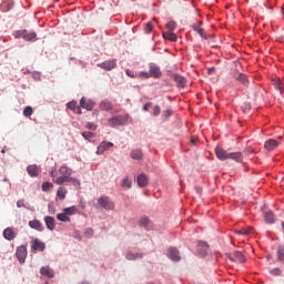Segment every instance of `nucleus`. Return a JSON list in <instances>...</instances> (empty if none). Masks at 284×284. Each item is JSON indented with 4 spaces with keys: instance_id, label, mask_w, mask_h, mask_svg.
<instances>
[{
    "instance_id": "nucleus-1",
    "label": "nucleus",
    "mask_w": 284,
    "mask_h": 284,
    "mask_svg": "<svg viewBox=\"0 0 284 284\" xmlns=\"http://www.w3.org/2000/svg\"><path fill=\"white\" fill-rule=\"evenodd\" d=\"M59 174L54 181L55 185H63V183H73L78 187L81 185V182L72 176V169L68 168L67 165H62L59 169Z\"/></svg>"
},
{
    "instance_id": "nucleus-2",
    "label": "nucleus",
    "mask_w": 284,
    "mask_h": 284,
    "mask_svg": "<svg viewBox=\"0 0 284 284\" xmlns=\"http://www.w3.org/2000/svg\"><path fill=\"white\" fill-rule=\"evenodd\" d=\"M14 39H24V41H37V32L28 30H18L13 33Z\"/></svg>"
},
{
    "instance_id": "nucleus-3",
    "label": "nucleus",
    "mask_w": 284,
    "mask_h": 284,
    "mask_svg": "<svg viewBox=\"0 0 284 284\" xmlns=\"http://www.w3.org/2000/svg\"><path fill=\"white\" fill-rule=\"evenodd\" d=\"M98 205L106 211H112L115 207L114 201L105 195H102L98 199Z\"/></svg>"
},
{
    "instance_id": "nucleus-4",
    "label": "nucleus",
    "mask_w": 284,
    "mask_h": 284,
    "mask_svg": "<svg viewBox=\"0 0 284 284\" xmlns=\"http://www.w3.org/2000/svg\"><path fill=\"white\" fill-rule=\"evenodd\" d=\"M226 257L232 263H245V255L241 251H235L233 254H227Z\"/></svg>"
},
{
    "instance_id": "nucleus-5",
    "label": "nucleus",
    "mask_w": 284,
    "mask_h": 284,
    "mask_svg": "<svg viewBox=\"0 0 284 284\" xmlns=\"http://www.w3.org/2000/svg\"><path fill=\"white\" fill-rule=\"evenodd\" d=\"M149 72L151 74V79H161V77H163L161 68L154 63L149 65Z\"/></svg>"
},
{
    "instance_id": "nucleus-6",
    "label": "nucleus",
    "mask_w": 284,
    "mask_h": 284,
    "mask_svg": "<svg viewBox=\"0 0 284 284\" xmlns=\"http://www.w3.org/2000/svg\"><path fill=\"white\" fill-rule=\"evenodd\" d=\"M95 105L97 103L92 100H88L85 98H81L80 100V108H83V110H88V112H92Z\"/></svg>"
},
{
    "instance_id": "nucleus-7",
    "label": "nucleus",
    "mask_w": 284,
    "mask_h": 284,
    "mask_svg": "<svg viewBox=\"0 0 284 284\" xmlns=\"http://www.w3.org/2000/svg\"><path fill=\"white\" fill-rule=\"evenodd\" d=\"M16 256L18 261H20V263H26V258L28 256V248H26V246L23 245L18 247L16 251Z\"/></svg>"
},
{
    "instance_id": "nucleus-8",
    "label": "nucleus",
    "mask_w": 284,
    "mask_h": 284,
    "mask_svg": "<svg viewBox=\"0 0 284 284\" xmlns=\"http://www.w3.org/2000/svg\"><path fill=\"white\" fill-rule=\"evenodd\" d=\"M110 128H116L119 125H125V118L118 115L114 118L109 119Z\"/></svg>"
},
{
    "instance_id": "nucleus-9",
    "label": "nucleus",
    "mask_w": 284,
    "mask_h": 284,
    "mask_svg": "<svg viewBox=\"0 0 284 284\" xmlns=\"http://www.w3.org/2000/svg\"><path fill=\"white\" fill-rule=\"evenodd\" d=\"M110 148H114V143L103 141L99 144V146L97 149V154H99V155L104 154L105 151L110 150Z\"/></svg>"
},
{
    "instance_id": "nucleus-10",
    "label": "nucleus",
    "mask_w": 284,
    "mask_h": 284,
    "mask_svg": "<svg viewBox=\"0 0 284 284\" xmlns=\"http://www.w3.org/2000/svg\"><path fill=\"white\" fill-rule=\"evenodd\" d=\"M215 154L220 161H227L230 158V153H227V151L221 146L215 148Z\"/></svg>"
},
{
    "instance_id": "nucleus-11",
    "label": "nucleus",
    "mask_w": 284,
    "mask_h": 284,
    "mask_svg": "<svg viewBox=\"0 0 284 284\" xmlns=\"http://www.w3.org/2000/svg\"><path fill=\"white\" fill-rule=\"evenodd\" d=\"M98 65L99 68H102V70H114V68H116V60H108Z\"/></svg>"
},
{
    "instance_id": "nucleus-12",
    "label": "nucleus",
    "mask_w": 284,
    "mask_h": 284,
    "mask_svg": "<svg viewBox=\"0 0 284 284\" xmlns=\"http://www.w3.org/2000/svg\"><path fill=\"white\" fill-rule=\"evenodd\" d=\"M31 243V250L33 252H43V250H45V244L38 239L33 240Z\"/></svg>"
},
{
    "instance_id": "nucleus-13",
    "label": "nucleus",
    "mask_w": 284,
    "mask_h": 284,
    "mask_svg": "<svg viewBox=\"0 0 284 284\" xmlns=\"http://www.w3.org/2000/svg\"><path fill=\"white\" fill-rule=\"evenodd\" d=\"M99 108L102 110V112H110V110L114 109V104H112V102L109 100H102L99 104Z\"/></svg>"
},
{
    "instance_id": "nucleus-14",
    "label": "nucleus",
    "mask_w": 284,
    "mask_h": 284,
    "mask_svg": "<svg viewBox=\"0 0 284 284\" xmlns=\"http://www.w3.org/2000/svg\"><path fill=\"white\" fill-rule=\"evenodd\" d=\"M169 258H171V261H181V255L179 253V248L176 247H170L169 248Z\"/></svg>"
},
{
    "instance_id": "nucleus-15",
    "label": "nucleus",
    "mask_w": 284,
    "mask_h": 284,
    "mask_svg": "<svg viewBox=\"0 0 284 284\" xmlns=\"http://www.w3.org/2000/svg\"><path fill=\"white\" fill-rule=\"evenodd\" d=\"M40 274L47 276L48 278H54V271L50 266H42L40 268Z\"/></svg>"
},
{
    "instance_id": "nucleus-16",
    "label": "nucleus",
    "mask_w": 284,
    "mask_h": 284,
    "mask_svg": "<svg viewBox=\"0 0 284 284\" xmlns=\"http://www.w3.org/2000/svg\"><path fill=\"white\" fill-rule=\"evenodd\" d=\"M136 183H138L139 187H145V185H148V183H150V180L148 179V175H145V173H141L136 178Z\"/></svg>"
},
{
    "instance_id": "nucleus-17",
    "label": "nucleus",
    "mask_w": 284,
    "mask_h": 284,
    "mask_svg": "<svg viewBox=\"0 0 284 284\" xmlns=\"http://www.w3.org/2000/svg\"><path fill=\"white\" fill-rule=\"evenodd\" d=\"M29 227L37 230V232H43V224L39 220L29 221Z\"/></svg>"
},
{
    "instance_id": "nucleus-18",
    "label": "nucleus",
    "mask_w": 284,
    "mask_h": 284,
    "mask_svg": "<svg viewBox=\"0 0 284 284\" xmlns=\"http://www.w3.org/2000/svg\"><path fill=\"white\" fill-rule=\"evenodd\" d=\"M171 79L175 81V83L178 84V88H185V78H183L182 75L172 74Z\"/></svg>"
},
{
    "instance_id": "nucleus-19",
    "label": "nucleus",
    "mask_w": 284,
    "mask_h": 284,
    "mask_svg": "<svg viewBox=\"0 0 284 284\" xmlns=\"http://www.w3.org/2000/svg\"><path fill=\"white\" fill-rule=\"evenodd\" d=\"M44 223L47 230H50V232L54 231V227H57V224L54 223V217L52 216H44Z\"/></svg>"
},
{
    "instance_id": "nucleus-20",
    "label": "nucleus",
    "mask_w": 284,
    "mask_h": 284,
    "mask_svg": "<svg viewBox=\"0 0 284 284\" xmlns=\"http://www.w3.org/2000/svg\"><path fill=\"white\" fill-rule=\"evenodd\" d=\"M3 236L7 241H14V239H17V234H14V230H12L11 227H7L3 231Z\"/></svg>"
},
{
    "instance_id": "nucleus-21",
    "label": "nucleus",
    "mask_w": 284,
    "mask_h": 284,
    "mask_svg": "<svg viewBox=\"0 0 284 284\" xmlns=\"http://www.w3.org/2000/svg\"><path fill=\"white\" fill-rule=\"evenodd\" d=\"M264 148L268 152H272V150H276V148H278V143L276 142V140L271 139V140L265 142Z\"/></svg>"
},
{
    "instance_id": "nucleus-22",
    "label": "nucleus",
    "mask_w": 284,
    "mask_h": 284,
    "mask_svg": "<svg viewBox=\"0 0 284 284\" xmlns=\"http://www.w3.org/2000/svg\"><path fill=\"white\" fill-rule=\"evenodd\" d=\"M229 159H231L232 161H235L236 163H243V153L241 152L229 153Z\"/></svg>"
},
{
    "instance_id": "nucleus-23",
    "label": "nucleus",
    "mask_w": 284,
    "mask_h": 284,
    "mask_svg": "<svg viewBox=\"0 0 284 284\" xmlns=\"http://www.w3.org/2000/svg\"><path fill=\"white\" fill-rule=\"evenodd\" d=\"M202 22H199V24H193L192 26V30H194V32H197V34H200V37H202V39H207V37L205 36V29L199 27L201 26Z\"/></svg>"
},
{
    "instance_id": "nucleus-24",
    "label": "nucleus",
    "mask_w": 284,
    "mask_h": 284,
    "mask_svg": "<svg viewBox=\"0 0 284 284\" xmlns=\"http://www.w3.org/2000/svg\"><path fill=\"white\" fill-rule=\"evenodd\" d=\"M151 223L152 221H150V217L148 216L141 217L139 221L140 227H144L145 230H150Z\"/></svg>"
},
{
    "instance_id": "nucleus-25",
    "label": "nucleus",
    "mask_w": 284,
    "mask_h": 284,
    "mask_svg": "<svg viewBox=\"0 0 284 284\" xmlns=\"http://www.w3.org/2000/svg\"><path fill=\"white\" fill-rule=\"evenodd\" d=\"M131 159H134V161H141V159H143V151H141V149L131 151Z\"/></svg>"
},
{
    "instance_id": "nucleus-26",
    "label": "nucleus",
    "mask_w": 284,
    "mask_h": 284,
    "mask_svg": "<svg viewBox=\"0 0 284 284\" xmlns=\"http://www.w3.org/2000/svg\"><path fill=\"white\" fill-rule=\"evenodd\" d=\"M236 81H240V83H242V85H250V81L247 80V75H245L244 73H237L235 75Z\"/></svg>"
},
{
    "instance_id": "nucleus-27",
    "label": "nucleus",
    "mask_w": 284,
    "mask_h": 284,
    "mask_svg": "<svg viewBox=\"0 0 284 284\" xmlns=\"http://www.w3.org/2000/svg\"><path fill=\"white\" fill-rule=\"evenodd\" d=\"M27 172L31 176H39V166H37L34 164L33 165H29L27 168Z\"/></svg>"
},
{
    "instance_id": "nucleus-28",
    "label": "nucleus",
    "mask_w": 284,
    "mask_h": 284,
    "mask_svg": "<svg viewBox=\"0 0 284 284\" xmlns=\"http://www.w3.org/2000/svg\"><path fill=\"white\" fill-rule=\"evenodd\" d=\"M125 258L128 261H136V258H143V254L141 253H132V252H128L126 255H125Z\"/></svg>"
},
{
    "instance_id": "nucleus-29",
    "label": "nucleus",
    "mask_w": 284,
    "mask_h": 284,
    "mask_svg": "<svg viewBox=\"0 0 284 284\" xmlns=\"http://www.w3.org/2000/svg\"><path fill=\"white\" fill-rule=\"evenodd\" d=\"M163 39H166L168 41H176L178 38L174 31H168L163 33Z\"/></svg>"
},
{
    "instance_id": "nucleus-30",
    "label": "nucleus",
    "mask_w": 284,
    "mask_h": 284,
    "mask_svg": "<svg viewBox=\"0 0 284 284\" xmlns=\"http://www.w3.org/2000/svg\"><path fill=\"white\" fill-rule=\"evenodd\" d=\"M65 194H68V190H65L63 186H60L57 191L58 199H60V201H63L65 199Z\"/></svg>"
},
{
    "instance_id": "nucleus-31",
    "label": "nucleus",
    "mask_w": 284,
    "mask_h": 284,
    "mask_svg": "<svg viewBox=\"0 0 284 284\" xmlns=\"http://www.w3.org/2000/svg\"><path fill=\"white\" fill-rule=\"evenodd\" d=\"M63 212L67 214V216H72V215L77 214V212H79V211H78L77 206H70V207L63 209Z\"/></svg>"
},
{
    "instance_id": "nucleus-32",
    "label": "nucleus",
    "mask_w": 284,
    "mask_h": 284,
    "mask_svg": "<svg viewBox=\"0 0 284 284\" xmlns=\"http://www.w3.org/2000/svg\"><path fill=\"white\" fill-rule=\"evenodd\" d=\"M57 220L61 221L62 223H70V221H71L70 217L68 216V214H65V212L59 213L57 215Z\"/></svg>"
},
{
    "instance_id": "nucleus-33",
    "label": "nucleus",
    "mask_w": 284,
    "mask_h": 284,
    "mask_svg": "<svg viewBox=\"0 0 284 284\" xmlns=\"http://www.w3.org/2000/svg\"><path fill=\"white\" fill-rule=\"evenodd\" d=\"M172 114H174V111L172 110V108L165 109L162 112V119L168 120L170 119V116H172Z\"/></svg>"
},
{
    "instance_id": "nucleus-34",
    "label": "nucleus",
    "mask_w": 284,
    "mask_h": 284,
    "mask_svg": "<svg viewBox=\"0 0 284 284\" xmlns=\"http://www.w3.org/2000/svg\"><path fill=\"white\" fill-rule=\"evenodd\" d=\"M253 230H254L253 227L247 226V227L236 231V234H242V235L252 234Z\"/></svg>"
},
{
    "instance_id": "nucleus-35",
    "label": "nucleus",
    "mask_w": 284,
    "mask_h": 284,
    "mask_svg": "<svg viewBox=\"0 0 284 284\" xmlns=\"http://www.w3.org/2000/svg\"><path fill=\"white\" fill-rule=\"evenodd\" d=\"M52 187H54V184H52L51 182H44L42 184V192H49L50 190H52Z\"/></svg>"
},
{
    "instance_id": "nucleus-36",
    "label": "nucleus",
    "mask_w": 284,
    "mask_h": 284,
    "mask_svg": "<svg viewBox=\"0 0 284 284\" xmlns=\"http://www.w3.org/2000/svg\"><path fill=\"white\" fill-rule=\"evenodd\" d=\"M265 222H266V223H270V224L274 223V213H272V212H266V213H265Z\"/></svg>"
},
{
    "instance_id": "nucleus-37",
    "label": "nucleus",
    "mask_w": 284,
    "mask_h": 284,
    "mask_svg": "<svg viewBox=\"0 0 284 284\" xmlns=\"http://www.w3.org/2000/svg\"><path fill=\"white\" fill-rule=\"evenodd\" d=\"M122 187H126V190H130L132 187V180L125 178L122 180Z\"/></svg>"
},
{
    "instance_id": "nucleus-38",
    "label": "nucleus",
    "mask_w": 284,
    "mask_h": 284,
    "mask_svg": "<svg viewBox=\"0 0 284 284\" xmlns=\"http://www.w3.org/2000/svg\"><path fill=\"white\" fill-rule=\"evenodd\" d=\"M67 108L74 112L79 108V105H77V101H71V102L67 103Z\"/></svg>"
},
{
    "instance_id": "nucleus-39",
    "label": "nucleus",
    "mask_w": 284,
    "mask_h": 284,
    "mask_svg": "<svg viewBox=\"0 0 284 284\" xmlns=\"http://www.w3.org/2000/svg\"><path fill=\"white\" fill-rule=\"evenodd\" d=\"M166 28H168L169 32H174V30L176 28V22H174V21L168 22Z\"/></svg>"
},
{
    "instance_id": "nucleus-40",
    "label": "nucleus",
    "mask_w": 284,
    "mask_h": 284,
    "mask_svg": "<svg viewBox=\"0 0 284 284\" xmlns=\"http://www.w3.org/2000/svg\"><path fill=\"white\" fill-rule=\"evenodd\" d=\"M140 79H152L150 71H142L139 73Z\"/></svg>"
},
{
    "instance_id": "nucleus-41",
    "label": "nucleus",
    "mask_w": 284,
    "mask_h": 284,
    "mask_svg": "<svg viewBox=\"0 0 284 284\" xmlns=\"http://www.w3.org/2000/svg\"><path fill=\"white\" fill-rule=\"evenodd\" d=\"M32 106H26L23 110V116H32Z\"/></svg>"
},
{
    "instance_id": "nucleus-42",
    "label": "nucleus",
    "mask_w": 284,
    "mask_h": 284,
    "mask_svg": "<svg viewBox=\"0 0 284 284\" xmlns=\"http://www.w3.org/2000/svg\"><path fill=\"white\" fill-rule=\"evenodd\" d=\"M82 136H83V139H85V141H92V138L94 136V133H92V132H83Z\"/></svg>"
},
{
    "instance_id": "nucleus-43",
    "label": "nucleus",
    "mask_w": 284,
    "mask_h": 284,
    "mask_svg": "<svg viewBox=\"0 0 284 284\" xmlns=\"http://www.w3.org/2000/svg\"><path fill=\"white\" fill-rule=\"evenodd\" d=\"M159 114H161V106L160 105L153 106V116H159Z\"/></svg>"
},
{
    "instance_id": "nucleus-44",
    "label": "nucleus",
    "mask_w": 284,
    "mask_h": 284,
    "mask_svg": "<svg viewBox=\"0 0 284 284\" xmlns=\"http://www.w3.org/2000/svg\"><path fill=\"white\" fill-rule=\"evenodd\" d=\"M271 274H273V276H281V268H273Z\"/></svg>"
},
{
    "instance_id": "nucleus-45",
    "label": "nucleus",
    "mask_w": 284,
    "mask_h": 284,
    "mask_svg": "<svg viewBox=\"0 0 284 284\" xmlns=\"http://www.w3.org/2000/svg\"><path fill=\"white\" fill-rule=\"evenodd\" d=\"M144 31L146 32V34H150V32H152V23H146Z\"/></svg>"
},
{
    "instance_id": "nucleus-46",
    "label": "nucleus",
    "mask_w": 284,
    "mask_h": 284,
    "mask_svg": "<svg viewBox=\"0 0 284 284\" xmlns=\"http://www.w3.org/2000/svg\"><path fill=\"white\" fill-rule=\"evenodd\" d=\"M251 105L250 104H247V103H244L242 106H241V109H242V111L243 112H247L248 110H251Z\"/></svg>"
},
{
    "instance_id": "nucleus-47",
    "label": "nucleus",
    "mask_w": 284,
    "mask_h": 284,
    "mask_svg": "<svg viewBox=\"0 0 284 284\" xmlns=\"http://www.w3.org/2000/svg\"><path fill=\"white\" fill-rule=\"evenodd\" d=\"M199 247H204V250H207L209 245L206 242L200 241L197 242Z\"/></svg>"
},
{
    "instance_id": "nucleus-48",
    "label": "nucleus",
    "mask_w": 284,
    "mask_h": 284,
    "mask_svg": "<svg viewBox=\"0 0 284 284\" xmlns=\"http://www.w3.org/2000/svg\"><path fill=\"white\" fill-rule=\"evenodd\" d=\"M87 128L88 130H97V124L89 122L87 123Z\"/></svg>"
},
{
    "instance_id": "nucleus-49",
    "label": "nucleus",
    "mask_w": 284,
    "mask_h": 284,
    "mask_svg": "<svg viewBox=\"0 0 284 284\" xmlns=\"http://www.w3.org/2000/svg\"><path fill=\"white\" fill-rule=\"evenodd\" d=\"M150 108H152V102H148L144 106H143V111L148 112L150 110Z\"/></svg>"
},
{
    "instance_id": "nucleus-50",
    "label": "nucleus",
    "mask_w": 284,
    "mask_h": 284,
    "mask_svg": "<svg viewBox=\"0 0 284 284\" xmlns=\"http://www.w3.org/2000/svg\"><path fill=\"white\" fill-rule=\"evenodd\" d=\"M24 206H26V204H24L23 200H19L17 202V207H24Z\"/></svg>"
},
{
    "instance_id": "nucleus-51",
    "label": "nucleus",
    "mask_w": 284,
    "mask_h": 284,
    "mask_svg": "<svg viewBox=\"0 0 284 284\" xmlns=\"http://www.w3.org/2000/svg\"><path fill=\"white\" fill-rule=\"evenodd\" d=\"M125 74H128L130 77V79H134V72L130 71V70H126L125 71Z\"/></svg>"
},
{
    "instance_id": "nucleus-52",
    "label": "nucleus",
    "mask_w": 284,
    "mask_h": 284,
    "mask_svg": "<svg viewBox=\"0 0 284 284\" xmlns=\"http://www.w3.org/2000/svg\"><path fill=\"white\" fill-rule=\"evenodd\" d=\"M50 176L51 179H53V181H57V179H59V176H57V173H54V171L50 172Z\"/></svg>"
},
{
    "instance_id": "nucleus-53",
    "label": "nucleus",
    "mask_w": 284,
    "mask_h": 284,
    "mask_svg": "<svg viewBox=\"0 0 284 284\" xmlns=\"http://www.w3.org/2000/svg\"><path fill=\"white\" fill-rule=\"evenodd\" d=\"M73 112H75V114H83L81 106H78Z\"/></svg>"
},
{
    "instance_id": "nucleus-54",
    "label": "nucleus",
    "mask_w": 284,
    "mask_h": 284,
    "mask_svg": "<svg viewBox=\"0 0 284 284\" xmlns=\"http://www.w3.org/2000/svg\"><path fill=\"white\" fill-rule=\"evenodd\" d=\"M13 3H9L7 10H12Z\"/></svg>"
},
{
    "instance_id": "nucleus-55",
    "label": "nucleus",
    "mask_w": 284,
    "mask_h": 284,
    "mask_svg": "<svg viewBox=\"0 0 284 284\" xmlns=\"http://www.w3.org/2000/svg\"><path fill=\"white\" fill-rule=\"evenodd\" d=\"M191 143L195 144V143H196V141H195L194 139H192V140H191Z\"/></svg>"
},
{
    "instance_id": "nucleus-56",
    "label": "nucleus",
    "mask_w": 284,
    "mask_h": 284,
    "mask_svg": "<svg viewBox=\"0 0 284 284\" xmlns=\"http://www.w3.org/2000/svg\"><path fill=\"white\" fill-rule=\"evenodd\" d=\"M277 88H281V82H277Z\"/></svg>"
},
{
    "instance_id": "nucleus-57",
    "label": "nucleus",
    "mask_w": 284,
    "mask_h": 284,
    "mask_svg": "<svg viewBox=\"0 0 284 284\" xmlns=\"http://www.w3.org/2000/svg\"><path fill=\"white\" fill-rule=\"evenodd\" d=\"M1 152H2V154H3V153L6 152V150H2Z\"/></svg>"
}]
</instances>
